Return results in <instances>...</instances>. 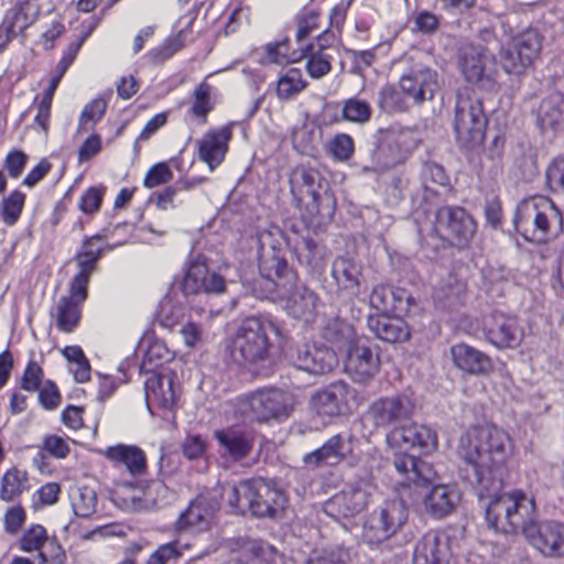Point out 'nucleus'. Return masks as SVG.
<instances>
[{"mask_svg":"<svg viewBox=\"0 0 564 564\" xmlns=\"http://www.w3.org/2000/svg\"><path fill=\"white\" fill-rule=\"evenodd\" d=\"M299 57L307 59L306 70L312 78H322L332 70V56L324 52V44H318V50L313 44L307 45Z\"/></svg>","mask_w":564,"mask_h":564,"instance_id":"38","label":"nucleus"},{"mask_svg":"<svg viewBox=\"0 0 564 564\" xmlns=\"http://www.w3.org/2000/svg\"><path fill=\"white\" fill-rule=\"evenodd\" d=\"M293 404L294 400L290 393L279 389H264L241 398L238 411L243 416L268 421L289 416Z\"/></svg>","mask_w":564,"mask_h":564,"instance_id":"11","label":"nucleus"},{"mask_svg":"<svg viewBox=\"0 0 564 564\" xmlns=\"http://www.w3.org/2000/svg\"><path fill=\"white\" fill-rule=\"evenodd\" d=\"M50 539L47 530L37 523H33L28 527L20 535L17 545L20 551L24 553H33L42 551L45 547Z\"/></svg>","mask_w":564,"mask_h":564,"instance_id":"42","label":"nucleus"},{"mask_svg":"<svg viewBox=\"0 0 564 564\" xmlns=\"http://www.w3.org/2000/svg\"><path fill=\"white\" fill-rule=\"evenodd\" d=\"M536 120L543 132L556 131L564 123V94L552 93L545 97L538 108Z\"/></svg>","mask_w":564,"mask_h":564,"instance_id":"34","label":"nucleus"},{"mask_svg":"<svg viewBox=\"0 0 564 564\" xmlns=\"http://www.w3.org/2000/svg\"><path fill=\"white\" fill-rule=\"evenodd\" d=\"M265 61L274 64L295 63L300 61L297 53H289V41L283 40L265 45Z\"/></svg>","mask_w":564,"mask_h":564,"instance_id":"53","label":"nucleus"},{"mask_svg":"<svg viewBox=\"0 0 564 564\" xmlns=\"http://www.w3.org/2000/svg\"><path fill=\"white\" fill-rule=\"evenodd\" d=\"M306 87L302 72L297 68H290L282 74L276 82V95L281 100H290L299 95Z\"/></svg>","mask_w":564,"mask_h":564,"instance_id":"43","label":"nucleus"},{"mask_svg":"<svg viewBox=\"0 0 564 564\" xmlns=\"http://www.w3.org/2000/svg\"><path fill=\"white\" fill-rule=\"evenodd\" d=\"M173 358L174 354L167 348L165 343L162 340H153L145 351L142 368L151 371L152 369L173 360Z\"/></svg>","mask_w":564,"mask_h":564,"instance_id":"48","label":"nucleus"},{"mask_svg":"<svg viewBox=\"0 0 564 564\" xmlns=\"http://www.w3.org/2000/svg\"><path fill=\"white\" fill-rule=\"evenodd\" d=\"M436 226L446 231L460 247L469 243L476 232L474 218L462 207L444 206L437 210Z\"/></svg>","mask_w":564,"mask_h":564,"instance_id":"21","label":"nucleus"},{"mask_svg":"<svg viewBox=\"0 0 564 564\" xmlns=\"http://www.w3.org/2000/svg\"><path fill=\"white\" fill-rule=\"evenodd\" d=\"M231 134V124H226L219 129L207 131L197 142L198 158L210 170H214L224 161Z\"/></svg>","mask_w":564,"mask_h":564,"instance_id":"26","label":"nucleus"},{"mask_svg":"<svg viewBox=\"0 0 564 564\" xmlns=\"http://www.w3.org/2000/svg\"><path fill=\"white\" fill-rule=\"evenodd\" d=\"M546 181L553 192L564 189V158L555 159L546 171Z\"/></svg>","mask_w":564,"mask_h":564,"instance_id":"62","label":"nucleus"},{"mask_svg":"<svg viewBox=\"0 0 564 564\" xmlns=\"http://www.w3.org/2000/svg\"><path fill=\"white\" fill-rule=\"evenodd\" d=\"M436 432L425 425L419 423H405L399 427L391 429L387 434V444L390 448L408 449L417 448L423 454H430L437 448Z\"/></svg>","mask_w":564,"mask_h":564,"instance_id":"18","label":"nucleus"},{"mask_svg":"<svg viewBox=\"0 0 564 564\" xmlns=\"http://www.w3.org/2000/svg\"><path fill=\"white\" fill-rule=\"evenodd\" d=\"M102 239L101 235H95L84 241L80 251L76 256L79 269H87V271L93 272L94 265L102 251L100 246Z\"/></svg>","mask_w":564,"mask_h":564,"instance_id":"46","label":"nucleus"},{"mask_svg":"<svg viewBox=\"0 0 564 564\" xmlns=\"http://www.w3.org/2000/svg\"><path fill=\"white\" fill-rule=\"evenodd\" d=\"M34 108L36 110V115L34 117L33 127L47 135L50 130L52 104L40 99L39 101L35 100Z\"/></svg>","mask_w":564,"mask_h":564,"instance_id":"63","label":"nucleus"},{"mask_svg":"<svg viewBox=\"0 0 564 564\" xmlns=\"http://www.w3.org/2000/svg\"><path fill=\"white\" fill-rule=\"evenodd\" d=\"M183 290L187 294L221 293L225 290V280L214 271H209L204 261H192L183 279Z\"/></svg>","mask_w":564,"mask_h":564,"instance_id":"22","label":"nucleus"},{"mask_svg":"<svg viewBox=\"0 0 564 564\" xmlns=\"http://www.w3.org/2000/svg\"><path fill=\"white\" fill-rule=\"evenodd\" d=\"M173 177V173L166 163H158L153 165L147 173L143 185L153 188L169 183Z\"/></svg>","mask_w":564,"mask_h":564,"instance_id":"58","label":"nucleus"},{"mask_svg":"<svg viewBox=\"0 0 564 564\" xmlns=\"http://www.w3.org/2000/svg\"><path fill=\"white\" fill-rule=\"evenodd\" d=\"M378 104L379 107L387 112L404 109L403 98L392 86H384L381 88Z\"/></svg>","mask_w":564,"mask_h":564,"instance_id":"57","label":"nucleus"},{"mask_svg":"<svg viewBox=\"0 0 564 564\" xmlns=\"http://www.w3.org/2000/svg\"><path fill=\"white\" fill-rule=\"evenodd\" d=\"M216 512L215 506L206 498L193 500L175 522L177 532L200 533L209 530Z\"/></svg>","mask_w":564,"mask_h":564,"instance_id":"23","label":"nucleus"},{"mask_svg":"<svg viewBox=\"0 0 564 564\" xmlns=\"http://www.w3.org/2000/svg\"><path fill=\"white\" fill-rule=\"evenodd\" d=\"M317 296L306 286H296L286 299V311L294 318L308 324L314 321L317 308Z\"/></svg>","mask_w":564,"mask_h":564,"instance_id":"35","label":"nucleus"},{"mask_svg":"<svg viewBox=\"0 0 564 564\" xmlns=\"http://www.w3.org/2000/svg\"><path fill=\"white\" fill-rule=\"evenodd\" d=\"M357 405V393L348 383L338 381L317 391L311 406L322 417L343 416Z\"/></svg>","mask_w":564,"mask_h":564,"instance_id":"14","label":"nucleus"},{"mask_svg":"<svg viewBox=\"0 0 564 564\" xmlns=\"http://www.w3.org/2000/svg\"><path fill=\"white\" fill-rule=\"evenodd\" d=\"M376 489L370 475L356 479L329 498L324 503V511L337 521L352 518L368 507Z\"/></svg>","mask_w":564,"mask_h":564,"instance_id":"8","label":"nucleus"},{"mask_svg":"<svg viewBox=\"0 0 564 564\" xmlns=\"http://www.w3.org/2000/svg\"><path fill=\"white\" fill-rule=\"evenodd\" d=\"M355 151L352 138L347 133L336 134L328 144V153L338 162L348 161Z\"/></svg>","mask_w":564,"mask_h":564,"instance_id":"52","label":"nucleus"},{"mask_svg":"<svg viewBox=\"0 0 564 564\" xmlns=\"http://www.w3.org/2000/svg\"><path fill=\"white\" fill-rule=\"evenodd\" d=\"M512 452L509 434L496 425L469 429L460 438L459 456L474 474L485 501L486 521L497 532L514 533L535 518V502L521 490L497 494L507 471V460Z\"/></svg>","mask_w":564,"mask_h":564,"instance_id":"1","label":"nucleus"},{"mask_svg":"<svg viewBox=\"0 0 564 564\" xmlns=\"http://www.w3.org/2000/svg\"><path fill=\"white\" fill-rule=\"evenodd\" d=\"M354 440L350 436L345 440L341 435L332 436L322 447L307 454L305 463L310 465L328 464L336 465L352 456Z\"/></svg>","mask_w":564,"mask_h":564,"instance_id":"30","label":"nucleus"},{"mask_svg":"<svg viewBox=\"0 0 564 564\" xmlns=\"http://www.w3.org/2000/svg\"><path fill=\"white\" fill-rule=\"evenodd\" d=\"M229 505L243 513L249 510L260 518H279L288 506V498L283 489L272 481L264 479H250L230 486L226 491Z\"/></svg>","mask_w":564,"mask_h":564,"instance_id":"4","label":"nucleus"},{"mask_svg":"<svg viewBox=\"0 0 564 564\" xmlns=\"http://www.w3.org/2000/svg\"><path fill=\"white\" fill-rule=\"evenodd\" d=\"M104 455L115 467H124L131 476H140L147 469L145 454L134 445L110 446L104 451Z\"/></svg>","mask_w":564,"mask_h":564,"instance_id":"31","label":"nucleus"},{"mask_svg":"<svg viewBox=\"0 0 564 564\" xmlns=\"http://www.w3.org/2000/svg\"><path fill=\"white\" fill-rule=\"evenodd\" d=\"M28 489V473L18 467H11L1 478L0 498L4 501H12Z\"/></svg>","mask_w":564,"mask_h":564,"instance_id":"39","label":"nucleus"},{"mask_svg":"<svg viewBox=\"0 0 564 564\" xmlns=\"http://www.w3.org/2000/svg\"><path fill=\"white\" fill-rule=\"evenodd\" d=\"M268 329H273V326L257 318L245 321L231 339L229 348L232 359L249 364L264 359L269 347Z\"/></svg>","mask_w":564,"mask_h":564,"instance_id":"12","label":"nucleus"},{"mask_svg":"<svg viewBox=\"0 0 564 564\" xmlns=\"http://www.w3.org/2000/svg\"><path fill=\"white\" fill-rule=\"evenodd\" d=\"M43 376L44 373L41 366L33 360L29 361L21 380L22 389L31 392L37 391L41 387Z\"/></svg>","mask_w":564,"mask_h":564,"instance_id":"60","label":"nucleus"},{"mask_svg":"<svg viewBox=\"0 0 564 564\" xmlns=\"http://www.w3.org/2000/svg\"><path fill=\"white\" fill-rule=\"evenodd\" d=\"M40 564H64L66 553L54 536H50L47 544L37 554Z\"/></svg>","mask_w":564,"mask_h":564,"instance_id":"55","label":"nucleus"},{"mask_svg":"<svg viewBox=\"0 0 564 564\" xmlns=\"http://www.w3.org/2000/svg\"><path fill=\"white\" fill-rule=\"evenodd\" d=\"M524 538L543 556H564V524L557 521L536 522L524 527Z\"/></svg>","mask_w":564,"mask_h":564,"instance_id":"16","label":"nucleus"},{"mask_svg":"<svg viewBox=\"0 0 564 564\" xmlns=\"http://www.w3.org/2000/svg\"><path fill=\"white\" fill-rule=\"evenodd\" d=\"M107 104L104 99H94L88 102L79 118L78 129L79 130H90L94 126L101 120L106 112Z\"/></svg>","mask_w":564,"mask_h":564,"instance_id":"51","label":"nucleus"},{"mask_svg":"<svg viewBox=\"0 0 564 564\" xmlns=\"http://www.w3.org/2000/svg\"><path fill=\"white\" fill-rule=\"evenodd\" d=\"M289 185L293 202L312 225L321 226L333 219L336 198L317 170L304 165L293 167Z\"/></svg>","mask_w":564,"mask_h":564,"instance_id":"3","label":"nucleus"},{"mask_svg":"<svg viewBox=\"0 0 564 564\" xmlns=\"http://www.w3.org/2000/svg\"><path fill=\"white\" fill-rule=\"evenodd\" d=\"M345 352V370L355 381L366 382L378 373L379 352L367 338L359 337Z\"/></svg>","mask_w":564,"mask_h":564,"instance_id":"17","label":"nucleus"},{"mask_svg":"<svg viewBox=\"0 0 564 564\" xmlns=\"http://www.w3.org/2000/svg\"><path fill=\"white\" fill-rule=\"evenodd\" d=\"M460 502V494L449 485H435L423 497V511L433 519L441 520L452 514Z\"/></svg>","mask_w":564,"mask_h":564,"instance_id":"24","label":"nucleus"},{"mask_svg":"<svg viewBox=\"0 0 564 564\" xmlns=\"http://www.w3.org/2000/svg\"><path fill=\"white\" fill-rule=\"evenodd\" d=\"M516 230L528 241L542 243L557 236L563 219L553 202L545 196H535L522 200L514 216Z\"/></svg>","mask_w":564,"mask_h":564,"instance_id":"5","label":"nucleus"},{"mask_svg":"<svg viewBox=\"0 0 564 564\" xmlns=\"http://www.w3.org/2000/svg\"><path fill=\"white\" fill-rule=\"evenodd\" d=\"M172 492L161 480H151L135 489L129 499L132 511H150L162 508L170 502Z\"/></svg>","mask_w":564,"mask_h":564,"instance_id":"29","label":"nucleus"},{"mask_svg":"<svg viewBox=\"0 0 564 564\" xmlns=\"http://www.w3.org/2000/svg\"><path fill=\"white\" fill-rule=\"evenodd\" d=\"M487 117L481 99L459 94L455 106L454 128L457 141L466 148L480 144L485 137Z\"/></svg>","mask_w":564,"mask_h":564,"instance_id":"9","label":"nucleus"},{"mask_svg":"<svg viewBox=\"0 0 564 564\" xmlns=\"http://www.w3.org/2000/svg\"><path fill=\"white\" fill-rule=\"evenodd\" d=\"M69 496L72 508L77 517L87 518L96 511L97 495L93 488L75 487Z\"/></svg>","mask_w":564,"mask_h":564,"instance_id":"44","label":"nucleus"},{"mask_svg":"<svg viewBox=\"0 0 564 564\" xmlns=\"http://www.w3.org/2000/svg\"><path fill=\"white\" fill-rule=\"evenodd\" d=\"M26 514L21 506L9 508L3 518L4 530L10 534H15L25 522Z\"/></svg>","mask_w":564,"mask_h":564,"instance_id":"64","label":"nucleus"},{"mask_svg":"<svg viewBox=\"0 0 564 564\" xmlns=\"http://www.w3.org/2000/svg\"><path fill=\"white\" fill-rule=\"evenodd\" d=\"M415 402L411 394L400 393L376 400L368 410L369 419L377 427L395 429L411 421Z\"/></svg>","mask_w":564,"mask_h":564,"instance_id":"13","label":"nucleus"},{"mask_svg":"<svg viewBox=\"0 0 564 564\" xmlns=\"http://www.w3.org/2000/svg\"><path fill=\"white\" fill-rule=\"evenodd\" d=\"M235 560L246 564H283L274 546L257 539H238L234 542Z\"/></svg>","mask_w":564,"mask_h":564,"instance_id":"27","label":"nucleus"},{"mask_svg":"<svg viewBox=\"0 0 564 564\" xmlns=\"http://www.w3.org/2000/svg\"><path fill=\"white\" fill-rule=\"evenodd\" d=\"M449 354L454 366L466 375L487 376L492 371L491 358L465 343L453 345Z\"/></svg>","mask_w":564,"mask_h":564,"instance_id":"25","label":"nucleus"},{"mask_svg":"<svg viewBox=\"0 0 564 564\" xmlns=\"http://www.w3.org/2000/svg\"><path fill=\"white\" fill-rule=\"evenodd\" d=\"M182 556L181 542L175 540L160 545L148 558L145 564H169Z\"/></svg>","mask_w":564,"mask_h":564,"instance_id":"54","label":"nucleus"},{"mask_svg":"<svg viewBox=\"0 0 564 564\" xmlns=\"http://www.w3.org/2000/svg\"><path fill=\"white\" fill-rule=\"evenodd\" d=\"M543 35L535 29H527L510 37L499 50V59L503 70L511 75H521L540 59Z\"/></svg>","mask_w":564,"mask_h":564,"instance_id":"6","label":"nucleus"},{"mask_svg":"<svg viewBox=\"0 0 564 564\" xmlns=\"http://www.w3.org/2000/svg\"><path fill=\"white\" fill-rule=\"evenodd\" d=\"M104 192L99 187H90L83 193L78 202V208L86 215H94L99 212L102 203Z\"/></svg>","mask_w":564,"mask_h":564,"instance_id":"56","label":"nucleus"},{"mask_svg":"<svg viewBox=\"0 0 564 564\" xmlns=\"http://www.w3.org/2000/svg\"><path fill=\"white\" fill-rule=\"evenodd\" d=\"M403 296L392 292L387 285L380 284L373 288L370 296V306L378 314H387L390 310H400Z\"/></svg>","mask_w":564,"mask_h":564,"instance_id":"45","label":"nucleus"},{"mask_svg":"<svg viewBox=\"0 0 564 564\" xmlns=\"http://www.w3.org/2000/svg\"><path fill=\"white\" fill-rule=\"evenodd\" d=\"M52 316L55 318L59 330L69 333L78 324L80 316L79 305L72 302L68 297H61Z\"/></svg>","mask_w":564,"mask_h":564,"instance_id":"41","label":"nucleus"},{"mask_svg":"<svg viewBox=\"0 0 564 564\" xmlns=\"http://www.w3.org/2000/svg\"><path fill=\"white\" fill-rule=\"evenodd\" d=\"M332 274L339 288L351 292L356 296L359 295L361 279L359 263L349 258L339 257L333 263Z\"/></svg>","mask_w":564,"mask_h":564,"instance_id":"37","label":"nucleus"},{"mask_svg":"<svg viewBox=\"0 0 564 564\" xmlns=\"http://www.w3.org/2000/svg\"><path fill=\"white\" fill-rule=\"evenodd\" d=\"M368 327L379 339L388 343H400L409 339L410 330L406 323L387 314L368 317Z\"/></svg>","mask_w":564,"mask_h":564,"instance_id":"33","label":"nucleus"},{"mask_svg":"<svg viewBox=\"0 0 564 564\" xmlns=\"http://www.w3.org/2000/svg\"><path fill=\"white\" fill-rule=\"evenodd\" d=\"M322 336L333 348L299 344L289 350V359L296 369L312 375L327 373L337 365L335 349L345 351L360 337L351 325L338 317L323 325Z\"/></svg>","mask_w":564,"mask_h":564,"instance_id":"2","label":"nucleus"},{"mask_svg":"<svg viewBox=\"0 0 564 564\" xmlns=\"http://www.w3.org/2000/svg\"><path fill=\"white\" fill-rule=\"evenodd\" d=\"M458 68L465 80L482 90L497 87L496 56L482 45H467L458 54Z\"/></svg>","mask_w":564,"mask_h":564,"instance_id":"10","label":"nucleus"},{"mask_svg":"<svg viewBox=\"0 0 564 564\" xmlns=\"http://www.w3.org/2000/svg\"><path fill=\"white\" fill-rule=\"evenodd\" d=\"M25 194L20 191H13L4 197L0 205V215L6 225H14L23 210Z\"/></svg>","mask_w":564,"mask_h":564,"instance_id":"47","label":"nucleus"},{"mask_svg":"<svg viewBox=\"0 0 564 564\" xmlns=\"http://www.w3.org/2000/svg\"><path fill=\"white\" fill-rule=\"evenodd\" d=\"M399 85L406 97L421 104L434 97L438 87L437 73L425 65L416 64L401 76Z\"/></svg>","mask_w":564,"mask_h":564,"instance_id":"20","label":"nucleus"},{"mask_svg":"<svg viewBox=\"0 0 564 564\" xmlns=\"http://www.w3.org/2000/svg\"><path fill=\"white\" fill-rule=\"evenodd\" d=\"M178 399L175 373L167 368L153 371L145 381V400L150 411L153 408L172 411Z\"/></svg>","mask_w":564,"mask_h":564,"instance_id":"19","label":"nucleus"},{"mask_svg":"<svg viewBox=\"0 0 564 564\" xmlns=\"http://www.w3.org/2000/svg\"><path fill=\"white\" fill-rule=\"evenodd\" d=\"M449 556L448 538L443 533L430 531L416 543L413 564H447Z\"/></svg>","mask_w":564,"mask_h":564,"instance_id":"28","label":"nucleus"},{"mask_svg":"<svg viewBox=\"0 0 564 564\" xmlns=\"http://www.w3.org/2000/svg\"><path fill=\"white\" fill-rule=\"evenodd\" d=\"M409 518L406 503L399 498L386 500L377 507L367 518L362 539L368 544H379L401 530Z\"/></svg>","mask_w":564,"mask_h":564,"instance_id":"7","label":"nucleus"},{"mask_svg":"<svg viewBox=\"0 0 564 564\" xmlns=\"http://www.w3.org/2000/svg\"><path fill=\"white\" fill-rule=\"evenodd\" d=\"M393 466L402 481L408 486L411 484H425L434 477V471L430 464L409 454H395Z\"/></svg>","mask_w":564,"mask_h":564,"instance_id":"32","label":"nucleus"},{"mask_svg":"<svg viewBox=\"0 0 564 564\" xmlns=\"http://www.w3.org/2000/svg\"><path fill=\"white\" fill-rule=\"evenodd\" d=\"M35 20L33 8L28 2H19L6 14L3 23L17 35L25 31Z\"/></svg>","mask_w":564,"mask_h":564,"instance_id":"40","label":"nucleus"},{"mask_svg":"<svg viewBox=\"0 0 564 564\" xmlns=\"http://www.w3.org/2000/svg\"><path fill=\"white\" fill-rule=\"evenodd\" d=\"M292 142L299 151L308 154L314 149V131L306 124L295 127Z\"/></svg>","mask_w":564,"mask_h":564,"instance_id":"61","label":"nucleus"},{"mask_svg":"<svg viewBox=\"0 0 564 564\" xmlns=\"http://www.w3.org/2000/svg\"><path fill=\"white\" fill-rule=\"evenodd\" d=\"M482 332L486 340L500 350L519 347L524 337L518 318L501 312H494L484 318Z\"/></svg>","mask_w":564,"mask_h":564,"instance_id":"15","label":"nucleus"},{"mask_svg":"<svg viewBox=\"0 0 564 564\" xmlns=\"http://www.w3.org/2000/svg\"><path fill=\"white\" fill-rule=\"evenodd\" d=\"M210 94H212V86L207 84L206 82L200 83L194 90L193 97V105L189 109V112L200 118V122H206V116L208 112L213 110V104L210 100Z\"/></svg>","mask_w":564,"mask_h":564,"instance_id":"49","label":"nucleus"},{"mask_svg":"<svg viewBox=\"0 0 564 564\" xmlns=\"http://www.w3.org/2000/svg\"><path fill=\"white\" fill-rule=\"evenodd\" d=\"M343 118L355 123H366L371 117V108L367 101L349 98L343 102Z\"/></svg>","mask_w":564,"mask_h":564,"instance_id":"50","label":"nucleus"},{"mask_svg":"<svg viewBox=\"0 0 564 564\" xmlns=\"http://www.w3.org/2000/svg\"><path fill=\"white\" fill-rule=\"evenodd\" d=\"M215 437L220 447L234 459L245 457L251 449V436L240 427H227L217 430Z\"/></svg>","mask_w":564,"mask_h":564,"instance_id":"36","label":"nucleus"},{"mask_svg":"<svg viewBox=\"0 0 564 564\" xmlns=\"http://www.w3.org/2000/svg\"><path fill=\"white\" fill-rule=\"evenodd\" d=\"M90 273L87 269H80L70 282V294L67 297L77 305H80L87 297V284Z\"/></svg>","mask_w":564,"mask_h":564,"instance_id":"59","label":"nucleus"}]
</instances>
